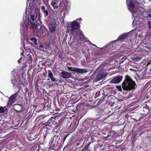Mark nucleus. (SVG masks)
Returning <instances> with one entry per match:
<instances>
[{
  "mask_svg": "<svg viewBox=\"0 0 151 151\" xmlns=\"http://www.w3.org/2000/svg\"><path fill=\"white\" fill-rule=\"evenodd\" d=\"M80 27V24L78 22L74 20L70 22L67 26V32H70L71 34H76L74 37L77 42L82 43L86 41L87 38L84 36L83 32L80 31L79 33H78V31Z\"/></svg>",
  "mask_w": 151,
  "mask_h": 151,
  "instance_id": "obj_1",
  "label": "nucleus"
},
{
  "mask_svg": "<svg viewBox=\"0 0 151 151\" xmlns=\"http://www.w3.org/2000/svg\"><path fill=\"white\" fill-rule=\"evenodd\" d=\"M136 84L131 78L127 75L125 77L124 81L122 83V88L124 90L131 91L136 89Z\"/></svg>",
  "mask_w": 151,
  "mask_h": 151,
  "instance_id": "obj_2",
  "label": "nucleus"
},
{
  "mask_svg": "<svg viewBox=\"0 0 151 151\" xmlns=\"http://www.w3.org/2000/svg\"><path fill=\"white\" fill-rule=\"evenodd\" d=\"M61 115L58 114L51 117L47 122L43 124L46 127L49 126L50 127H53L55 125L57 124L56 119L60 117Z\"/></svg>",
  "mask_w": 151,
  "mask_h": 151,
  "instance_id": "obj_3",
  "label": "nucleus"
},
{
  "mask_svg": "<svg viewBox=\"0 0 151 151\" xmlns=\"http://www.w3.org/2000/svg\"><path fill=\"white\" fill-rule=\"evenodd\" d=\"M68 69L72 71H75L79 73H86L87 70L85 69H81L72 67H68Z\"/></svg>",
  "mask_w": 151,
  "mask_h": 151,
  "instance_id": "obj_4",
  "label": "nucleus"
},
{
  "mask_svg": "<svg viewBox=\"0 0 151 151\" xmlns=\"http://www.w3.org/2000/svg\"><path fill=\"white\" fill-rule=\"evenodd\" d=\"M47 33V29L45 27H40V29L37 31V34H40V36H45Z\"/></svg>",
  "mask_w": 151,
  "mask_h": 151,
  "instance_id": "obj_5",
  "label": "nucleus"
},
{
  "mask_svg": "<svg viewBox=\"0 0 151 151\" xmlns=\"http://www.w3.org/2000/svg\"><path fill=\"white\" fill-rule=\"evenodd\" d=\"M123 77L122 76H117L112 79L110 82L111 83L117 84L122 81Z\"/></svg>",
  "mask_w": 151,
  "mask_h": 151,
  "instance_id": "obj_6",
  "label": "nucleus"
},
{
  "mask_svg": "<svg viewBox=\"0 0 151 151\" xmlns=\"http://www.w3.org/2000/svg\"><path fill=\"white\" fill-rule=\"evenodd\" d=\"M60 76L62 78L65 79L70 78L72 76L70 73L66 72L64 70H63L60 73Z\"/></svg>",
  "mask_w": 151,
  "mask_h": 151,
  "instance_id": "obj_7",
  "label": "nucleus"
},
{
  "mask_svg": "<svg viewBox=\"0 0 151 151\" xmlns=\"http://www.w3.org/2000/svg\"><path fill=\"white\" fill-rule=\"evenodd\" d=\"M13 109L18 112H21L23 110V105L21 104H15L13 106Z\"/></svg>",
  "mask_w": 151,
  "mask_h": 151,
  "instance_id": "obj_8",
  "label": "nucleus"
},
{
  "mask_svg": "<svg viewBox=\"0 0 151 151\" xmlns=\"http://www.w3.org/2000/svg\"><path fill=\"white\" fill-rule=\"evenodd\" d=\"M129 32L127 33H124L120 35L117 39V40H120L121 41H125L124 40L129 36Z\"/></svg>",
  "mask_w": 151,
  "mask_h": 151,
  "instance_id": "obj_9",
  "label": "nucleus"
},
{
  "mask_svg": "<svg viewBox=\"0 0 151 151\" xmlns=\"http://www.w3.org/2000/svg\"><path fill=\"white\" fill-rule=\"evenodd\" d=\"M56 25L57 24L55 22L52 21L51 22L49 26V28L51 32H55V30Z\"/></svg>",
  "mask_w": 151,
  "mask_h": 151,
  "instance_id": "obj_10",
  "label": "nucleus"
},
{
  "mask_svg": "<svg viewBox=\"0 0 151 151\" xmlns=\"http://www.w3.org/2000/svg\"><path fill=\"white\" fill-rule=\"evenodd\" d=\"M48 74L47 75V77L51 79L52 81L53 82H57L58 80L53 76V75L51 71L50 70H48Z\"/></svg>",
  "mask_w": 151,
  "mask_h": 151,
  "instance_id": "obj_11",
  "label": "nucleus"
},
{
  "mask_svg": "<svg viewBox=\"0 0 151 151\" xmlns=\"http://www.w3.org/2000/svg\"><path fill=\"white\" fill-rule=\"evenodd\" d=\"M48 9V7H47L46 8L43 6H41V10H42V12L44 14L45 17L47 16L48 15V11L47 10Z\"/></svg>",
  "mask_w": 151,
  "mask_h": 151,
  "instance_id": "obj_12",
  "label": "nucleus"
},
{
  "mask_svg": "<svg viewBox=\"0 0 151 151\" xmlns=\"http://www.w3.org/2000/svg\"><path fill=\"white\" fill-rule=\"evenodd\" d=\"M58 0H53L51 2V4L53 6L54 9L58 8V6H57L58 4Z\"/></svg>",
  "mask_w": 151,
  "mask_h": 151,
  "instance_id": "obj_13",
  "label": "nucleus"
},
{
  "mask_svg": "<svg viewBox=\"0 0 151 151\" xmlns=\"http://www.w3.org/2000/svg\"><path fill=\"white\" fill-rule=\"evenodd\" d=\"M105 77L103 74H98L96 77V79L97 81H99L104 78Z\"/></svg>",
  "mask_w": 151,
  "mask_h": 151,
  "instance_id": "obj_14",
  "label": "nucleus"
},
{
  "mask_svg": "<svg viewBox=\"0 0 151 151\" xmlns=\"http://www.w3.org/2000/svg\"><path fill=\"white\" fill-rule=\"evenodd\" d=\"M95 140L94 139V137L92 136H89L87 140V142H88V143L91 142V144L93 143L94 142H95Z\"/></svg>",
  "mask_w": 151,
  "mask_h": 151,
  "instance_id": "obj_15",
  "label": "nucleus"
},
{
  "mask_svg": "<svg viewBox=\"0 0 151 151\" xmlns=\"http://www.w3.org/2000/svg\"><path fill=\"white\" fill-rule=\"evenodd\" d=\"M56 135H54L53 137H52L50 141L49 142V148H51L52 147V144L53 142V141L54 140V138L55 137Z\"/></svg>",
  "mask_w": 151,
  "mask_h": 151,
  "instance_id": "obj_16",
  "label": "nucleus"
},
{
  "mask_svg": "<svg viewBox=\"0 0 151 151\" xmlns=\"http://www.w3.org/2000/svg\"><path fill=\"white\" fill-rule=\"evenodd\" d=\"M90 145H91V142L89 143L88 142L87 145L85 146V147H86V149L87 150V151H91V148L90 146Z\"/></svg>",
  "mask_w": 151,
  "mask_h": 151,
  "instance_id": "obj_17",
  "label": "nucleus"
},
{
  "mask_svg": "<svg viewBox=\"0 0 151 151\" xmlns=\"http://www.w3.org/2000/svg\"><path fill=\"white\" fill-rule=\"evenodd\" d=\"M80 105H77L73 109V111L74 112H77L78 111V107H80Z\"/></svg>",
  "mask_w": 151,
  "mask_h": 151,
  "instance_id": "obj_18",
  "label": "nucleus"
},
{
  "mask_svg": "<svg viewBox=\"0 0 151 151\" xmlns=\"http://www.w3.org/2000/svg\"><path fill=\"white\" fill-rule=\"evenodd\" d=\"M105 97L104 96H102L101 98L98 101V103L99 104H101L104 100Z\"/></svg>",
  "mask_w": 151,
  "mask_h": 151,
  "instance_id": "obj_19",
  "label": "nucleus"
},
{
  "mask_svg": "<svg viewBox=\"0 0 151 151\" xmlns=\"http://www.w3.org/2000/svg\"><path fill=\"white\" fill-rule=\"evenodd\" d=\"M31 27H32L33 28L36 29L37 27V25L35 23L33 22H31Z\"/></svg>",
  "mask_w": 151,
  "mask_h": 151,
  "instance_id": "obj_20",
  "label": "nucleus"
},
{
  "mask_svg": "<svg viewBox=\"0 0 151 151\" xmlns=\"http://www.w3.org/2000/svg\"><path fill=\"white\" fill-rule=\"evenodd\" d=\"M31 21H30L26 23L25 26L27 29H28V27H30L29 26L31 25Z\"/></svg>",
  "mask_w": 151,
  "mask_h": 151,
  "instance_id": "obj_21",
  "label": "nucleus"
},
{
  "mask_svg": "<svg viewBox=\"0 0 151 151\" xmlns=\"http://www.w3.org/2000/svg\"><path fill=\"white\" fill-rule=\"evenodd\" d=\"M65 99H66L65 97H64L62 96L61 97V98H60V101L61 103H65Z\"/></svg>",
  "mask_w": 151,
  "mask_h": 151,
  "instance_id": "obj_22",
  "label": "nucleus"
},
{
  "mask_svg": "<svg viewBox=\"0 0 151 151\" xmlns=\"http://www.w3.org/2000/svg\"><path fill=\"white\" fill-rule=\"evenodd\" d=\"M15 101H13L9 99V101L8 102V104L10 106H11L12 104L15 102Z\"/></svg>",
  "mask_w": 151,
  "mask_h": 151,
  "instance_id": "obj_23",
  "label": "nucleus"
},
{
  "mask_svg": "<svg viewBox=\"0 0 151 151\" xmlns=\"http://www.w3.org/2000/svg\"><path fill=\"white\" fill-rule=\"evenodd\" d=\"M127 59V57H126L124 56L121 58L120 60V63H123Z\"/></svg>",
  "mask_w": 151,
  "mask_h": 151,
  "instance_id": "obj_24",
  "label": "nucleus"
},
{
  "mask_svg": "<svg viewBox=\"0 0 151 151\" xmlns=\"http://www.w3.org/2000/svg\"><path fill=\"white\" fill-rule=\"evenodd\" d=\"M30 40L32 41V42H33L35 45L37 44V40L35 38H31L30 39Z\"/></svg>",
  "mask_w": 151,
  "mask_h": 151,
  "instance_id": "obj_25",
  "label": "nucleus"
},
{
  "mask_svg": "<svg viewBox=\"0 0 151 151\" xmlns=\"http://www.w3.org/2000/svg\"><path fill=\"white\" fill-rule=\"evenodd\" d=\"M64 120L60 119L59 121V122L58 123H59V127L60 128V127L63 125V123H64Z\"/></svg>",
  "mask_w": 151,
  "mask_h": 151,
  "instance_id": "obj_26",
  "label": "nucleus"
},
{
  "mask_svg": "<svg viewBox=\"0 0 151 151\" xmlns=\"http://www.w3.org/2000/svg\"><path fill=\"white\" fill-rule=\"evenodd\" d=\"M4 107L1 106H0V114L4 113L5 111Z\"/></svg>",
  "mask_w": 151,
  "mask_h": 151,
  "instance_id": "obj_27",
  "label": "nucleus"
},
{
  "mask_svg": "<svg viewBox=\"0 0 151 151\" xmlns=\"http://www.w3.org/2000/svg\"><path fill=\"white\" fill-rule=\"evenodd\" d=\"M129 6L132 9H133L134 7V5L132 2H130L129 3Z\"/></svg>",
  "mask_w": 151,
  "mask_h": 151,
  "instance_id": "obj_28",
  "label": "nucleus"
},
{
  "mask_svg": "<svg viewBox=\"0 0 151 151\" xmlns=\"http://www.w3.org/2000/svg\"><path fill=\"white\" fill-rule=\"evenodd\" d=\"M31 53H29V54L28 55V56H29V60L30 61H32V56L31 55Z\"/></svg>",
  "mask_w": 151,
  "mask_h": 151,
  "instance_id": "obj_29",
  "label": "nucleus"
},
{
  "mask_svg": "<svg viewBox=\"0 0 151 151\" xmlns=\"http://www.w3.org/2000/svg\"><path fill=\"white\" fill-rule=\"evenodd\" d=\"M116 88L119 91H121L122 90L121 86V85L120 86H116Z\"/></svg>",
  "mask_w": 151,
  "mask_h": 151,
  "instance_id": "obj_30",
  "label": "nucleus"
},
{
  "mask_svg": "<svg viewBox=\"0 0 151 151\" xmlns=\"http://www.w3.org/2000/svg\"><path fill=\"white\" fill-rule=\"evenodd\" d=\"M50 47V44H48L45 45V48L46 49H48Z\"/></svg>",
  "mask_w": 151,
  "mask_h": 151,
  "instance_id": "obj_31",
  "label": "nucleus"
},
{
  "mask_svg": "<svg viewBox=\"0 0 151 151\" xmlns=\"http://www.w3.org/2000/svg\"><path fill=\"white\" fill-rule=\"evenodd\" d=\"M100 91H98L97 92L95 95V97H97L100 96Z\"/></svg>",
  "mask_w": 151,
  "mask_h": 151,
  "instance_id": "obj_32",
  "label": "nucleus"
},
{
  "mask_svg": "<svg viewBox=\"0 0 151 151\" xmlns=\"http://www.w3.org/2000/svg\"><path fill=\"white\" fill-rule=\"evenodd\" d=\"M9 99H11V100L15 101L16 99V97L14 95H12Z\"/></svg>",
  "mask_w": 151,
  "mask_h": 151,
  "instance_id": "obj_33",
  "label": "nucleus"
},
{
  "mask_svg": "<svg viewBox=\"0 0 151 151\" xmlns=\"http://www.w3.org/2000/svg\"><path fill=\"white\" fill-rule=\"evenodd\" d=\"M148 28L149 29H151V22L150 21H148Z\"/></svg>",
  "mask_w": 151,
  "mask_h": 151,
  "instance_id": "obj_34",
  "label": "nucleus"
},
{
  "mask_svg": "<svg viewBox=\"0 0 151 151\" xmlns=\"http://www.w3.org/2000/svg\"><path fill=\"white\" fill-rule=\"evenodd\" d=\"M59 126H60L59 125V123H58L55 126V127H54V131H55V130L57 129L58 127H59Z\"/></svg>",
  "mask_w": 151,
  "mask_h": 151,
  "instance_id": "obj_35",
  "label": "nucleus"
},
{
  "mask_svg": "<svg viewBox=\"0 0 151 151\" xmlns=\"http://www.w3.org/2000/svg\"><path fill=\"white\" fill-rule=\"evenodd\" d=\"M144 108L145 109H147V110H148V112H149V107L147 104H146L145 105V106H144Z\"/></svg>",
  "mask_w": 151,
  "mask_h": 151,
  "instance_id": "obj_36",
  "label": "nucleus"
},
{
  "mask_svg": "<svg viewBox=\"0 0 151 151\" xmlns=\"http://www.w3.org/2000/svg\"><path fill=\"white\" fill-rule=\"evenodd\" d=\"M72 127H73V129H72L71 130H72L73 131H74L76 128V125L75 124H73L72 126Z\"/></svg>",
  "mask_w": 151,
  "mask_h": 151,
  "instance_id": "obj_37",
  "label": "nucleus"
},
{
  "mask_svg": "<svg viewBox=\"0 0 151 151\" xmlns=\"http://www.w3.org/2000/svg\"><path fill=\"white\" fill-rule=\"evenodd\" d=\"M60 127H59L58 129L57 130H56L55 131H55H54V130L53 132H55L56 133H58L59 132V131H60ZM52 131H53V130Z\"/></svg>",
  "mask_w": 151,
  "mask_h": 151,
  "instance_id": "obj_38",
  "label": "nucleus"
},
{
  "mask_svg": "<svg viewBox=\"0 0 151 151\" xmlns=\"http://www.w3.org/2000/svg\"><path fill=\"white\" fill-rule=\"evenodd\" d=\"M111 132H109L108 134V136H107L108 137H110V138H112L113 137V135H110V134H111Z\"/></svg>",
  "mask_w": 151,
  "mask_h": 151,
  "instance_id": "obj_39",
  "label": "nucleus"
},
{
  "mask_svg": "<svg viewBox=\"0 0 151 151\" xmlns=\"http://www.w3.org/2000/svg\"><path fill=\"white\" fill-rule=\"evenodd\" d=\"M31 20H32V21H34V16H33V15H31Z\"/></svg>",
  "mask_w": 151,
  "mask_h": 151,
  "instance_id": "obj_40",
  "label": "nucleus"
},
{
  "mask_svg": "<svg viewBox=\"0 0 151 151\" xmlns=\"http://www.w3.org/2000/svg\"><path fill=\"white\" fill-rule=\"evenodd\" d=\"M86 148V147L85 146L84 147L83 149H82L81 151H87Z\"/></svg>",
  "mask_w": 151,
  "mask_h": 151,
  "instance_id": "obj_41",
  "label": "nucleus"
},
{
  "mask_svg": "<svg viewBox=\"0 0 151 151\" xmlns=\"http://www.w3.org/2000/svg\"><path fill=\"white\" fill-rule=\"evenodd\" d=\"M62 56V53L61 52H60L58 54V57L59 58H61Z\"/></svg>",
  "mask_w": 151,
  "mask_h": 151,
  "instance_id": "obj_42",
  "label": "nucleus"
},
{
  "mask_svg": "<svg viewBox=\"0 0 151 151\" xmlns=\"http://www.w3.org/2000/svg\"><path fill=\"white\" fill-rule=\"evenodd\" d=\"M7 124V123H4V124L3 125V127H4V129L6 128V127L5 126V125H6Z\"/></svg>",
  "mask_w": 151,
  "mask_h": 151,
  "instance_id": "obj_43",
  "label": "nucleus"
},
{
  "mask_svg": "<svg viewBox=\"0 0 151 151\" xmlns=\"http://www.w3.org/2000/svg\"><path fill=\"white\" fill-rule=\"evenodd\" d=\"M80 144V142H77L76 143V146H78Z\"/></svg>",
  "mask_w": 151,
  "mask_h": 151,
  "instance_id": "obj_44",
  "label": "nucleus"
},
{
  "mask_svg": "<svg viewBox=\"0 0 151 151\" xmlns=\"http://www.w3.org/2000/svg\"><path fill=\"white\" fill-rule=\"evenodd\" d=\"M110 115H108L107 117H106V118H105L104 120H103V121H105V120H106L107 118H108L109 116H110Z\"/></svg>",
  "mask_w": 151,
  "mask_h": 151,
  "instance_id": "obj_45",
  "label": "nucleus"
},
{
  "mask_svg": "<svg viewBox=\"0 0 151 151\" xmlns=\"http://www.w3.org/2000/svg\"><path fill=\"white\" fill-rule=\"evenodd\" d=\"M151 64V60H150V61L147 64V65H150Z\"/></svg>",
  "mask_w": 151,
  "mask_h": 151,
  "instance_id": "obj_46",
  "label": "nucleus"
},
{
  "mask_svg": "<svg viewBox=\"0 0 151 151\" xmlns=\"http://www.w3.org/2000/svg\"><path fill=\"white\" fill-rule=\"evenodd\" d=\"M151 64V60H150V61L147 64V65H150Z\"/></svg>",
  "mask_w": 151,
  "mask_h": 151,
  "instance_id": "obj_47",
  "label": "nucleus"
},
{
  "mask_svg": "<svg viewBox=\"0 0 151 151\" xmlns=\"http://www.w3.org/2000/svg\"><path fill=\"white\" fill-rule=\"evenodd\" d=\"M68 135V134H67V135L66 136H65V137H64V140L65 139H66V137H67Z\"/></svg>",
  "mask_w": 151,
  "mask_h": 151,
  "instance_id": "obj_48",
  "label": "nucleus"
},
{
  "mask_svg": "<svg viewBox=\"0 0 151 151\" xmlns=\"http://www.w3.org/2000/svg\"><path fill=\"white\" fill-rule=\"evenodd\" d=\"M40 47H42V48H43V45H40V46H39Z\"/></svg>",
  "mask_w": 151,
  "mask_h": 151,
  "instance_id": "obj_49",
  "label": "nucleus"
},
{
  "mask_svg": "<svg viewBox=\"0 0 151 151\" xmlns=\"http://www.w3.org/2000/svg\"><path fill=\"white\" fill-rule=\"evenodd\" d=\"M46 109L47 110H49V109L48 108H47Z\"/></svg>",
  "mask_w": 151,
  "mask_h": 151,
  "instance_id": "obj_50",
  "label": "nucleus"
},
{
  "mask_svg": "<svg viewBox=\"0 0 151 151\" xmlns=\"http://www.w3.org/2000/svg\"><path fill=\"white\" fill-rule=\"evenodd\" d=\"M18 63H19L20 61H19V60H18Z\"/></svg>",
  "mask_w": 151,
  "mask_h": 151,
  "instance_id": "obj_51",
  "label": "nucleus"
},
{
  "mask_svg": "<svg viewBox=\"0 0 151 151\" xmlns=\"http://www.w3.org/2000/svg\"><path fill=\"white\" fill-rule=\"evenodd\" d=\"M149 17H151V15L150 14L149 16Z\"/></svg>",
  "mask_w": 151,
  "mask_h": 151,
  "instance_id": "obj_52",
  "label": "nucleus"
},
{
  "mask_svg": "<svg viewBox=\"0 0 151 151\" xmlns=\"http://www.w3.org/2000/svg\"><path fill=\"white\" fill-rule=\"evenodd\" d=\"M72 124H71L70 126V127H71Z\"/></svg>",
  "mask_w": 151,
  "mask_h": 151,
  "instance_id": "obj_53",
  "label": "nucleus"
},
{
  "mask_svg": "<svg viewBox=\"0 0 151 151\" xmlns=\"http://www.w3.org/2000/svg\"><path fill=\"white\" fill-rule=\"evenodd\" d=\"M49 80V78H48V79H47V80H48H48Z\"/></svg>",
  "mask_w": 151,
  "mask_h": 151,
  "instance_id": "obj_54",
  "label": "nucleus"
},
{
  "mask_svg": "<svg viewBox=\"0 0 151 151\" xmlns=\"http://www.w3.org/2000/svg\"><path fill=\"white\" fill-rule=\"evenodd\" d=\"M21 54L22 55H23V54H22V53H21Z\"/></svg>",
  "mask_w": 151,
  "mask_h": 151,
  "instance_id": "obj_55",
  "label": "nucleus"
},
{
  "mask_svg": "<svg viewBox=\"0 0 151 151\" xmlns=\"http://www.w3.org/2000/svg\"><path fill=\"white\" fill-rule=\"evenodd\" d=\"M63 150H64V147L63 148Z\"/></svg>",
  "mask_w": 151,
  "mask_h": 151,
  "instance_id": "obj_56",
  "label": "nucleus"
},
{
  "mask_svg": "<svg viewBox=\"0 0 151 151\" xmlns=\"http://www.w3.org/2000/svg\"><path fill=\"white\" fill-rule=\"evenodd\" d=\"M8 128H6V129H8Z\"/></svg>",
  "mask_w": 151,
  "mask_h": 151,
  "instance_id": "obj_57",
  "label": "nucleus"
},
{
  "mask_svg": "<svg viewBox=\"0 0 151 151\" xmlns=\"http://www.w3.org/2000/svg\"><path fill=\"white\" fill-rule=\"evenodd\" d=\"M150 71H151V68H150Z\"/></svg>",
  "mask_w": 151,
  "mask_h": 151,
  "instance_id": "obj_58",
  "label": "nucleus"
}]
</instances>
